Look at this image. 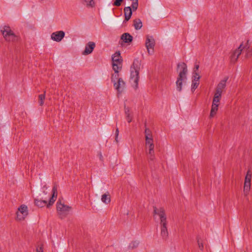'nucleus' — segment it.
<instances>
[{
	"mask_svg": "<svg viewBox=\"0 0 252 252\" xmlns=\"http://www.w3.org/2000/svg\"><path fill=\"white\" fill-rule=\"evenodd\" d=\"M82 1L86 3L87 7H93L94 5V0H82Z\"/></svg>",
	"mask_w": 252,
	"mask_h": 252,
	"instance_id": "393cba45",
	"label": "nucleus"
},
{
	"mask_svg": "<svg viewBox=\"0 0 252 252\" xmlns=\"http://www.w3.org/2000/svg\"><path fill=\"white\" fill-rule=\"evenodd\" d=\"M101 201L106 204H109L111 201L110 195L108 192L103 194L101 197Z\"/></svg>",
	"mask_w": 252,
	"mask_h": 252,
	"instance_id": "f3484780",
	"label": "nucleus"
},
{
	"mask_svg": "<svg viewBox=\"0 0 252 252\" xmlns=\"http://www.w3.org/2000/svg\"><path fill=\"white\" fill-rule=\"evenodd\" d=\"M145 138H147V137H148V138H153L152 132H151V130L148 128H145Z\"/></svg>",
	"mask_w": 252,
	"mask_h": 252,
	"instance_id": "bb28decb",
	"label": "nucleus"
},
{
	"mask_svg": "<svg viewBox=\"0 0 252 252\" xmlns=\"http://www.w3.org/2000/svg\"><path fill=\"white\" fill-rule=\"evenodd\" d=\"M200 76L192 77V81L199 82Z\"/></svg>",
	"mask_w": 252,
	"mask_h": 252,
	"instance_id": "a19ab883",
	"label": "nucleus"
},
{
	"mask_svg": "<svg viewBox=\"0 0 252 252\" xmlns=\"http://www.w3.org/2000/svg\"><path fill=\"white\" fill-rule=\"evenodd\" d=\"M125 20L124 22H127L130 18L132 14V9L131 7H125L124 9Z\"/></svg>",
	"mask_w": 252,
	"mask_h": 252,
	"instance_id": "ddd939ff",
	"label": "nucleus"
},
{
	"mask_svg": "<svg viewBox=\"0 0 252 252\" xmlns=\"http://www.w3.org/2000/svg\"><path fill=\"white\" fill-rule=\"evenodd\" d=\"M252 55V48L246 51V57L249 58Z\"/></svg>",
	"mask_w": 252,
	"mask_h": 252,
	"instance_id": "f704fd0d",
	"label": "nucleus"
},
{
	"mask_svg": "<svg viewBox=\"0 0 252 252\" xmlns=\"http://www.w3.org/2000/svg\"><path fill=\"white\" fill-rule=\"evenodd\" d=\"M119 129L118 128H117L116 129V132H115V140L117 142H118V136L119 135Z\"/></svg>",
	"mask_w": 252,
	"mask_h": 252,
	"instance_id": "4c0bfd02",
	"label": "nucleus"
},
{
	"mask_svg": "<svg viewBox=\"0 0 252 252\" xmlns=\"http://www.w3.org/2000/svg\"><path fill=\"white\" fill-rule=\"evenodd\" d=\"M36 251V252H43L42 246L37 247Z\"/></svg>",
	"mask_w": 252,
	"mask_h": 252,
	"instance_id": "e433bc0d",
	"label": "nucleus"
},
{
	"mask_svg": "<svg viewBox=\"0 0 252 252\" xmlns=\"http://www.w3.org/2000/svg\"><path fill=\"white\" fill-rule=\"evenodd\" d=\"M221 96H218V95H216V96H214L213 99H216V100H217L218 101H220V98H221Z\"/></svg>",
	"mask_w": 252,
	"mask_h": 252,
	"instance_id": "37998d69",
	"label": "nucleus"
},
{
	"mask_svg": "<svg viewBox=\"0 0 252 252\" xmlns=\"http://www.w3.org/2000/svg\"><path fill=\"white\" fill-rule=\"evenodd\" d=\"M71 209V207L62 203L60 198L57 203V210L61 219L64 218L68 214Z\"/></svg>",
	"mask_w": 252,
	"mask_h": 252,
	"instance_id": "39448f33",
	"label": "nucleus"
},
{
	"mask_svg": "<svg viewBox=\"0 0 252 252\" xmlns=\"http://www.w3.org/2000/svg\"><path fill=\"white\" fill-rule=\"evenodd\" d=\"M17 219L19 220H24L28 215V207L25 205H21L16 213Z\"/></svg>",
	"mask_w": 252,
	"mask_h": 252,
	"instance_id": "6e6552de",
	"label": "nucleus"
},
{
	"mask_svg": "<svg viewBox=\"0 0 252 252\" xmlns=\"http://www.w3.org/2000/svg\"><path fill=\"white\" fill-rule=\"evenodd\" d=\"M58 187L57 185H54L52 190V196L50 198L49 203L47 204V201L41 200L37 199H34L35 205L39 207H43L47 205V207L49 208L50 206L52 205L56 200L58 195Z\"/></svg>",
	"mask_w": 252,
	"mask_h": 252,
	"instance_id": "7ed1b4c3",
	"label": "nucleus"
},
{
	"mask_svg": "<svg viewBox=\"0 0 252 252\" xmlns=\"http://www.w3.org/2000/svg\"><path fill=\"white\" fill-rule=\"evenodd\" d=\"M149 155H150V157H149V159L150 160H153L155 158V154H154V153H152V154H149Z\"/></svg>",
	"mask_w": 252,
	"mask_h": 252,
	"instance_id": "ea45409f",
	"label": "nucleus"
},
{
	"mask_svg": "<svg viewBox=\"0 0 252 252\" xmlns=\"http://www.w3.org/2000/svg\"><path fill=\"white\" fill-rule=\"evenodd\" d=\"M125 113L126 116V119L128 123H130L132 121V117L130 115V108L128 107H126V105L124 106Z\"/></svg>",
	"mask_w": 252,
	"mask_h": 252,
	"instance_id": "6ab92c4d",
	"label": "nucleus"
},
{
	"mask_svg": "<svg viewBox=\"0 0 252 252\" xmlns=\"http://www.w3.org/2000/svg\"><path fill=\"white\" fill-rule=\"evenodd\" d=\"M124 0H114L113 5L117 7H119L121 5L122 3Z\"/></svg>",
	"mask_w": 252,
	"mask_h": 252,
	"instance_id": "c756f323",
	"label": "nucleus"
},
{
	"mask_svg": "<svg viewBox=\"0 0 252 252\" xmlns=\"http://www.w3.org/2000/svg\"><path fill=\"white\" fill-rule=\"evenodd\" d=\"M219 104H214L212 105L211 110L210 114V117H213L217 113L218 110V106Z\"/></svg>",
	"mask_w": 252,
	"mask_h": 252,
	"instance_id": "4be33fe9",
	"label": "nucleus"
},
{
	"mask_svg": "<svg viewBox=\"0 0 252 252\" xmlns=\"http://www.w3.org/2000/svg\"><path fill=\"white\" fill-rule=\"evenodd\" d=\"M146 139V145L147 146L148 145H150L154 144L153 143V138H148L147 137Z\"/></svg>",
	"mask_w": 252,
	"mask_h": 252,
	"instance_id": "2f4dec72",
	"label": "nucleus"
},
{
	"mask_svg": "<svg viewBox=\"0 0 252 252\" xmlns=\"http://www.w3.org/2000/svg\"><path fill=\"white\" fill-rule=\"evenodd\" d=\"M112 63H122L123 59L120 51H117L112 56Z\"/></svg>",
	"mask_w": 252,
	"mask_h": 252,
	"instance_id": "4468645a",
	"label": "nucleus"
},
{
	"mask_svg": "<svg viewBox=\"0 0 252 252\" xmlns=\"http://www.w3.org/2000/svg\"><path fill=\"white\" fill-rule=\"evenodd\" d=\"M139 244V242L138 241H132L129 244V245L128 246V248L129 249H135L138 246Z\"/></svg>",
	"mask_w": 252,
	"mask_h": 252,
	"instance_id": "a878e982",
	"label": "nucleus"
},
{
	"mask_svg": "<svg viewBox=\"0 0 252 252\" xmlns=\"http://www.w3.org/2000/svg\"><path fill=\"white\" fill-rule=\"evenodd\" d=\"M252 174L251 171L249 170L247 173L245 177V181L250 182L251 181Z\"/></svg>",
	"mask_w": 252,
	"mask_h": 252,
	"instance_id": "c85d7f7f",
	"label": "nucleus"
},
{
	"mask_svg": "<svg viewBox=\"0 0 252 252\" xmlns=\"http://www.w3.org/2000/svg\"><path fill=\"white\" fill-rule=\"evenodd\" d=\"M133 26L136 30H140L142 27V23L140 19H135L133 20Z\"/></svg>",
	"mask_w": 252,
	"mask_h": 252,
	"instance_id": "aec40b11",
	"label": "nucleus"
},
{
	"mask_svg": "<svg viewBox=\"0 0 252 252\" xmlns=\"http://www.w3.org/2000/svg\"><path fill=\"white\" fill-rule=\"evenodd\" d=\"M112 68L115 73H119L122 68V63H112Z\"/></svg>",
	"mask_w": 252,
	"mask_h": 252,
	"instance_id": "a211bd4d",
	"label": "nucleus"
},
{
	"mask_svg": "<svg viewBox=\"0 0 252 252\" xmlns=\"http://www.w3.org/2000/svg\"><path fill=\"white\" fill-rule=\"evenodd\" d=\"M219 102H220V101H217V100H216V99H213V102H212V104H214V103H215V104H219Z\"/></svg>",
	"mask_w": 252,
	"mask_h": 252,
	"instance_id": "a18cd8bd",
	"label": "nucleus"
},
{
	"mask_svg": "<svg viewBox=\"0 0 252 252\" xmlns=\"http://www.w3.org/2000/svg\"><path fill=\"white\" fill-rule=\"evenodd\" d=\"M199 85V82L192 81L191 90L193 92L198 87Z\"/></svg>",
	"mask_w": 252,
	"mask_h": 252,
	"instance_id": "cd10ccee",
	"label": "nucleus"
},
{
	"mask_svg": "<svg viewBox=\"0 0 252 252\" xmlns=\"http://www.w3.org/2000/svg\"><path fill=\"white\" fill-rule=\"evenodd\" d=\"M249 48H250V44H249V40H248L245 45L244 46H242V50L243 49H246L247 51V50L249 49Z\"/></svg>",
	"mask_w": 252,
	"mask_h": 252,
	"instance_id": "473e14b6",
	"label": "nucleus"
},
{
	"mask_svg": "<svg viewBox=\"0 0 252 252\" xmlns=\"http://www.w3.org/2000/svg\"><path fill=\"white\" fill-rule=\"evenodd\" d=\"M196 240H197V243H198L199 249L200 250L203 251V249H204L203 244L202 243L200 242V238H199V236L197 237Z\"/></svg>",
	"mask_w": 252,
	"mask_h": 252,
	"instance_id": "7c9ffc66",
	"label": "nucleus"
},
{
	"mask_svg": "<svg viewBox=\"0 0 252 252\" xmlns=\"http://www.w3.org/2000/svg\"><path fill=\"white\" fill-rule=\"evenodd\" d=\"M251 189V182L245 181L244 186V193L245 196H247Z\"/></svg>",
	"mask_w": 252,
	"mask_h": 252,
	"instance_id": "412c9836",
	"label": "nucleus"
},
{
	"mask_svg": "<svg viewBox=\"0 0 252 252\" xmlns=\"http://www.w3.org/2000/svg\"><path fill=\"white\" fill-rule=\"evenodd\" d=\"M121 39L126 43H129L132 41L133 37L128 33H123L121 37Z\"/></svg>",
	"mask_w": 252,
	"mask_h": 252,
	"instance_id": "2eb2a0df",
	"label": "nucleus"
},
{
	"mask_svg": "<svg viewBox=\"0 0 252 252\" xmlns=\"http://www.w3.org/2000/svg\"><path fill=\"white\" fill-rule=\"evenodd\" d=\"M177 71H179V73L176 82V88L178 91L181 92L182 89L183 82L187 79L188 72L187 64L183 62L178 63Z\"/></svg>",
	"mask_w": 252,
	"mask_h": 252,
	"instance_id": "f257e3e1",
	"label": "nucleus"
},
{
	"mask_svg": "<svg viewBox=\"0 0 252 252\" xmlns=\"http://www.w3.org/2000/svg\"><path fill=\"white\" fill-rule=\"evenodd\" d=\"M199 65L198 64H195L193 68V72H196L198 70Z\"/></svg>",
	"mask_w": 252,
	"mask_h": 252,
	"instance_id": "58836bf2",
	"label": "nucleus"
},
{
	"mask_svg": "<svg viewBox=\"0 0 252 252\" xmlns=\"http://www.w3.org/2000/svg\"><path fill=\"white\" fill-rule=\"evenodd\" d=\"M45 92L43 94H40L38 95V103L40 106H42L44 103V100L45 98Z\"/></svg>",
	"mask_w": 252,
	"mask_h": 252,
	"instance_id": "b1692460",
	"label": "nucleus"
},
{
	"mask_svg": "<svg viewBox=\"0 0 252 252\" xmlns=\"http://www.w3.org/2000/svg\"><path fill=\"white\" fill-rule=\"evenodd\" d=\"M242 46L243 42L240 45L238 48L234 50L232 53L230 57L231 62L232 63H235L237 61L239 56L241 55L242 53Z\"/></svg>",
	"mask_w": 252,
	"mask_h": 252,
	"instance_id": "9d476101",
	"label": "nucleus"
},
{
	"mask_svg": "<svg viewBox=\"0 0 252 252\" xmlns=\"http://www.w3.org/2000/svg\"><path fill=\"white\" fill-rule=\"evenodd\" d=\"M98 155L99 156V159L101 160V161H103V156L102 155V153L101 152H99L98 153Z\"/></svg>",
	"mask_w": 252,
	"mask_h": 252,
	"instance_id": "79ce46f5",
	"label": "nucleus"
},
{
	"mask_svg": "<svg viewBox=\"0 0 252 252\" xmlns=\"http://www.w3.org/2000/svg\"><path fill=\"white\" fill-rule=\"evenodd\" d=\"M228 76H225L224 78L221 80L220 83L218 84L217 89L222 91V90L226 87V83L228 80Z\"/></svg>",
	"mask_w": 252,
	"mask_h": 252,
	"instance_id": "dca6fc26",
	"label": "nucleus"
},
{
	"mask_svg": "<svg viewBox=\"0 0 252 252\" xmlns=\"http://www.w3.org/2000/svg\"><path fill=\"white\" fill-rule=\"evenodd\" d=\"M149 145V154H152L154 153V144L148 145Z\"/></svg>",
	"mask_w": 252,
	"mask_h": 252,
	"instance_id": "72a5a7b5",
	"label": "nucleus"
},
{
	"mask_svg": "<svg viewBox=\"0 0 252 252\" xmlns=\"http://www.w3.org/2000/svg\"><path fill=\"white\" fill-rule=\"evenodd\" d=\"M154 215H158L160 220V229L167 228L166 216L165 211L163 208L158 209L156 206H154Z\"/></svg>",
	"mask_w": 252,
	"mask_h": 252,
	"instance_id": "423d86ee",
	"label": "nucleus"
},
{
	"mask_svg": "<svg viewBox=\"0 0 252 252\" xmlns=\"http://www.w3.org/2000/svg\"><path fill=\"white\" fill-rule=\"evenodd\" d=\"M140 66L141 61H140L138 58L135 59L131 66L130 78L133 79V82L135 83L134 88L135 89L138 88Z\"/></svg>",
	"mask_w": 252,
	"mask_h": 252,
	"instance_id": "f03ea898",
	"label": "nucleus"
},
{
	"mask_svg": "<svg viewBox=\"0 0 252 252\" xmlns=\"http://www.w3.org/2000/svg\"><path fill=\"white\" fill-rule=\"evenodd\" d=\"M145 45L149 54L152 55L154 53L155 45V41L153 36H147Z\"/></svg>",
	"mask_w": 252,
	"mask_h": 252,
	"instance_id": "1a4fd4ad",
	"label": "nucleus"
},
{
	"mask_svg": "<svg viewBox=\"0 0 252 252\" xmlns=\"http://www.w3.org/2000/svg\"><path fill=\"white\" fill-rule=\"evenodd\" d=\"M65 32L63 31H57L51 34V39L56 42L61 41L64 37Z\"/></svg>",
	"mask_w": 252,
	"mask_h": 252,
	"instance_id": "9b49d317",
	"label": "nucleus"
},
{
	"mask_svg": "<svg viewBox=\"0 0 252 252\" xmlns=\"http://www.w3.org/2000/svg\"><path fill=\"white\" fill-rule=\"evenodd\" d=\"M193 75L192 77L200 76L198 73H197V72H193Z\"/></svg>",
	"mask_w": 252,
	"mask_h": 252,
	"instance_id": "c03bdc74",
	"label": "nucleus"
},
{
	"mask_svg": "<svg viewBox=\"0 0 252 252\" xmlns=\"http://www.w3.org/2000/svg\"><path fill=\"white\" fill-rule=\"evenodd\" d=\"M222 91L216 88V93L214 94V96L218 95L219 96H221Z\"/></svg>",
	"mask_w": 252,
	"mask_h": 252,
	"instance_id": "c9c22d12",
	"label": "nucleus"
},
{
	"mask_svg": "<svg viewBox=\"0 0 252 252\" xmlns=\"http://www.w3.org/2000/svg\"><path fill=\"white\" fill-rule=\"evenodd\" d=\"M1 32L6 40L9 41H13L15 40L16 36L10 30L9 26H5L3 28V30H1Z\"/></svg>",
	"mask_w": 252,
	"mask_h": 252,
	"instance_id": "0eeeda50",
	"label": "nucleus"
},
{
	"mask_svg": "<svg viewBox=\"0 0 252 252\" xmlns=\"http://www.w3.org/2000/svg\"><path fill=\"white\" fill-rule=\"evenodd\" d=\"M160 234L163 239L166 240L168 236V232L167 228L161 229Z\"/></svg>",
	"mask_w": 252,
	"mask_h": 252,
	"instance_id": "5701e85b",
	"label": "nucleus"
},
{
	"mask_svg": "<svg viewBox=\"0 0 252 252\" xmlns=\"http://www.w3.org/2000/svg\"><path fill=\"white\" fill-rule=\"evenodd\" d=\"M95 46L94 42L92 41H89L85 46V49L83 52L84 55H87L91 54L94 50Z\"/></svg>",
	"mask_w": 252,
	"mask_h": 252,
	"instance_id": "f8f14e48",
	"label": "nucleus"
},
{
	"mask_svg": "<svg viewBox=\"0 0 252 252\" xmlns=\"http://www.w3.org/2000/svg\"><path fill=\"white\" fill-rule=\"evenodd\" d=\"M119 73L112 74L111 81L113 83L114 87L117 90L118 94H121L125 88V82L121 78H119Z\"/></svg>",
	"mask_w": 252,
	"mask_h": 252,
	"instance_id": "20e7f679",
	"label": "nucleus"
},
{
	"mask_svg": "<svg viewBox=\"0 0 252 252\" xmlns=\"http://www.w3.org/2000/svg\"><path fill=\"white\" fill-rule=\"evenodd\" d=\"M43 192H44V193L46 194V192L45 191H43Z\"/></svg>",
	"mask_w": 252,
	"mask_h": 252,
	"instance_id": "49530a36",
	"label": "nucleus"
}]
</instances>
